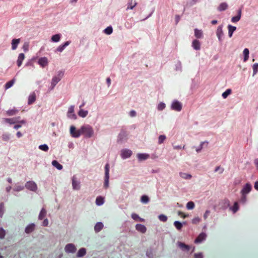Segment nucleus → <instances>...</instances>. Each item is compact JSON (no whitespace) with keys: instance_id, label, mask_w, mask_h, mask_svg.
Instances as JSON below:
<instances>
[{"instance_id":"nucleus-1","label":"nucleus","mask_w":258,"mask_h":258,"mask_svg":"<svg viewBox=\"0 0 258 258\" xmlns=\"http://www.w3.org/2000/svg\"><path fill=\"white\" fill-rule=\"evenodd\" d=\"M109 165L107 163L105 166V176L104 187L107 188L109 186Z\"/></svg>"},{"instance_id":"nucleus-2","label":"nucleus","mask_w":258,"mask_h":258,"mask_svg":"<svg viewBox=\"0 0 258 258\" xmlns=\"http://www.w3.org/2000/svg\"><path fill=\"white\" fill-rule=\"evenodd\" d=\"M82 133L85 134L88 137H91L93 134V130L91 127L82 126L81 127Z\"/></svg>"},{"instance_id":"nucleus-3","label":"nucleus","mask_w":258,"mask_h":258,"mask_svg":"<svg viewBox=\"0 0 258 258\" xmlns=\"http://www.w3.org/2000/svg\"><path fill=\"white\" fill-rule=\"evenodd\" d=\"M25 187L29 190L33 191H36L37 189L36 184L32 181H29L26 183Z\"/></svg>"},{"instance_id":"nucleus-4","label":"nucleus","mask_w":258,"mask_h":258,"mask_svg":"<svg viewBox=\"0 0 258 258\" xmlns=\"http://www.w3.org/2000/svg\"><path fill=\"white\" fill-rule=\"evenodd\" d=\"M70 133L72 137L78 138L81 135V129L80 130H76L74 126H71L70 127Z\"/></svg>"},{"instance_id":"nucleus-5","label":"nucleus","mask_w":258,"mask_h":258,"mask_svg":"<svg viewBox=\"0 0 258 258\" xmlns=\"http://www.w3.org/2000/svg\"><path fill=\"white\" fill-rule=\"evenodd\" d=\"M171 108L174 110L180 111L182 109V104L178 101H174L172 104Z\"/></svg>"},{"instance_id":"nucleus-6","label":"nucleus","mask_w":258,"mask_h":258,"mask_svg":"<svg viewBox=\"0 0 258 258\" xmlns=\"http://www.w3.org/2000/svg\"><path fill=\"white\" fill-rule=\"evenodd\" d=\"M65 251L69 253H74L76 250L75 246L72 243L68 244L65 246Z\"/></svg>"},{"instance_id":"nucleus-7","label":"nucleus","mask_w":258,"mask_h":258,"mask_svg":"<svg viewBox=\"0 0 258 258\" xmlns=\"http://www.w3.org/2000/svg\"><path fill=\"white\" fill-rule=\"evenodd\" d=\"M132 154V151L128 149L122 150L121 152V156L123 159L129 158Z\"/></svg>"},{"instance_id":"nucleus-8","label":"nucleus","mask_w":258,"mask_h":258,"mask_svg":"<svg viewBox=\"0 0 258 258\" xmlns=\"http://www.w3.org/2000/svg\"><path fill=\"white\" fill-rule=\"evenodd\" d=\"M72 186L75 190H79L80 188V182L77 180L75 176H73L72 178Z\"/></svg>"},{"instance_id":"nucleus-9","label":"nucleus","mask_w":258,"mask_h":258,"mask_svg":"<svg viewBox=\"0 0 258 258\" xmlns=\"http://www.w3.org/2000/svg\"><path fill=\"white\" fill-rule=\"evenodd\" d=\"M251 189V185L250 184L247 183L245 186L243 187L241 191V194L246 195L248 194Z\"/></svg>"},{"instance_id":"nucleus-10","label":"nucleus","mask_w":258,"mask_h":258,"mask_svg":"<svg viewBox=\"0 0 258 258\" xmlns=\"http://www.w3.org/2000/svg\"><path fill=\"white\" fill-rule=\"evenodd\" d=\"M206 234L203 232L200 234V235L197 237V238L195 239V242L196 243H199L202 242L206 238Z\"/></svg>"},{"instance_id":"nucleus-11","label":"nucleus","mask_w":258,"mask_h":258,"mask_svg":"<svg viewBox=\"0 0 258 258\" xmlns=\"http://www.w3.org/2000/svg\"><path fill=\"white\" fill-rule=\"evenodd\" d=\"M192 47L196 50H200L201 49L200 42L197 39L194 40L192 42Z\"/></svg>"},{"instance_id":"nucleus-12","label":"nucleus","mask_w":258,"mask_h":258,"mask_svg":"<svg viewBox=\"0 0 258 258\" xmlns=\"http://www.w3.org/2000/svg\"><path fill=\"white\" fill-rule=\"evenodd\" d=\"M241 16V10L239 9L237 11V15L236 16L233 17L231 18V21L233 23H236L239 21L240 19Z\"/></svg>"},{"instance_id":"nucleus-13","label":"nucleus","mask_w":258,"mask_h":258,"mask_svg":"<svg viewBox=\"0 0 258 258\" xmlns=\"http://www.w3.org/2000/svg\"><path fill=\"white\" fill-rule=\"evenodd\" d=\"M25 56L24 53H21L19 54L17 61V66L20 67L22 64L23 60L25 59Z\"/></svg>"},{"instance_id":"nucleus-14","label":"nucleus","mask_w":258,"mask_h":258,"mask_svg":"<svg viewBox=\"0 0 258 258\" xmlns=\"http://www.w3.org/2000/svg\"><path fill=\"white\" fill-rule=\"evenodd\" d=\"M38 63L42 67H44L48 64V59L45 57H41L38 60Z\"/></svg>"},{"instance_id":"nucleus-15","label":"nucleus","mask_w":258,"mask_h":258,"mask_svg":"<svg viewBox=\"0 0 258 258\" xmlns=\"http://www.w3.org/2000/svg\"><path fill=\"white\" fill-rule=\"evenodd\" d=\"M136 229L142 233H145L147 230L146 227L144 225L140 224H138L136 225Z\"/></svg>"},{"instance_id":"nucleus-16","label":"nucleus","mask_w":258,"mask_h":258,"mask_svg":"<svg viewBox=\"0 0 258 258\" xmlns=\"http://www.w3.org/2000/svg\"><path fill=\"white\" fill-rule=\"evenodd\" d=\"M71 42L70 41H66L63 44L59 45L56 48V51L60 52H62L64 48L71 43Z\"/></svg>"},{"instance_id":"nucleus-17","label":"nucleus","mask_w":258,"mask_h":258,"mask_svg":"<svg viewBox=\"0 0 258 258\" xmlns=\"http://www.w3.org/2000/svg\"><path fill=\"white\" fill-rule=\"evenodd\" d=\"M20 42V39H13L12 41V49L15 50L18 47V44Z\"/></svg>"},{"instance_id":"nucleus-18","label":"nucleus","mask_w":258,"mask_h":258,"mask_svg":"<svg viewBox=\"0 0 258 258\" xmlns=\"http://www.w3.org/2000/svg\"><path fill=\"white\" fill-rule=\"evenodd\" d=\"M35 100L36 94L34 92H33L29 96L28 103L29 105L32 104L35 102Z\"/></svg>"},{"instance_id":"nucleus-19","label":"nucleus","mask_w":258,"mask_h":258,"mask_svg":"<svg viewBox=\"0 0 258 258\" xmlns=\"http://www.w3.org/2000/svg\"><path fill=\"white\" fill-rule=\"evenodd\" d=\"M194 32H195V36L197 38H198V39L202 38L203 37V31L201 30H199L196 28V29H195Z\"/></svg>"},{"instance_id":"nucleus-20","label":"nucleus","mask_w":258,"mask_h":258,"mask_svg":"<svg viewBox=\"0 0 258 258\" xmlns=\"http://www.w3.org/2000/svg\"><path fill=\"white\" fill-rule=\"evenodd\" d=\"M35 225L34 224H30L28 225L25 228V232L30 233L32 232L35 229Z\"/></svg>"},{"instance_id":"nucleus-21","label":"nucleus","mask_w":258,"mask_h":258,"mask_svg":"<svg viewBox=\"0 0 258 258\" xmlns=\"http://www.w3.org/2000/svg\"><path fill=\"white\" fill-rule=\"evenodd\" d=\"M137 5V3L135 1L131 0L127 4V7L126 8V10H128L129 9L132 10L135 8L136 5Z\"/></svg>"},{"instance_id":"nucleus-22","label":"nucleus","mask_w":258,"mask_h":258,"mask_svg":"<svg viewBox=\"0 0 258 258\" xmlns=\"http://www.w3.org/2000/svg\"><path fill=\"white\" fill-rule=\"evenodd\" d=\"M103 228V224L101 222H97L94 227V230L96 232L101 231Z\"/></svg>"},{"instance_id":"nucleus-23","label":"nucleus","mask_w":258,"mask_h":258,"mask_svg":"<svg viewBox=\"0 0 258 258\" xmlns=\"http://www.w3.org/2000/svg\"><path fill=\"white\" fill-rule=\"evenodd\" d=\"M178 245L183 250L188 251L190 248L189 246L188 245H186L185 244H184V243H182L181 242H178Z\"/></svg>"},{"instance_id":"nucleus-24","label":"nucleus","mask_w":258,"mask_h":258,"mask_svg":"<svg viewBox=\"0 0 258 258\" xmlns=\"http://www.w3.org/2000/svg\"><path fill=\"white\" fill-rule=\"evenodd\" d=\"M216 35L217 37H218V39L220 41L221 40V37L223 35V33L222 31V27L221 26H219L217 28V31H216Z\"/></svg>"},{"instance_id":"nucleus-25","label":"nucleus","mask_w":258,"mask_h":258,"mask_svg":"<svg viewBox=\"0 0 258 258\" xmlns=\"http://www.w3.org/2000/svg\"><path fill=\"white\" fill-rule=\"evenodd\" d=\"M137 157L139 160L142 161L147 159L149 157V155L147 154L140 153L138 154Z\"/></svg>"},{"instance_id":"nucleus-26","label":"nucleus","mask_w":258,"mask_h":258,"mask_svg":"<svg viewBox=\"0 0 258 258\" xmlns=\"http://www.w3.org/2000/svg\"><path fill=\"white\" fill-rule=\"evenodd\" d=\"M15 81H16V79L14 78L12 80L6 83V84L5 85V89L7 90V89H9L10 88H11L12 86H13V85L15 83Z\"/></svg>"},{"instance_id":"nucleus-27","label":"nucleus","mask_w":258,"mask_h":258,"mask_svg":"<svg viewBox=\"0 0 258 258\" xmlns=\"http://www.w3.org/2000/svg\"><path fill=\"white\" fill-rule=\"evenodd\" d=\"M60 81V79H59L58 78H57L56 76H54L53 77L51 83V86L52 88H53Z\"/></svg>"},{"instance_id":"nucleus-28","label":"nucleus","mask_w":258,"mask_h":258,"mask_svg":"<svg viewBox=\"0 0 258 258\" xmlns=\"http://www.w3.org/2000/svg\"><path fill=\"white\" fill-rule=\"evenodd\" d=\"M228 35L230 37H231L233 32L236 30V28L235 26L229 25L228 26Z\"/></svg>"},{"instance_id":"nucleus-29","label":"nucleus","mask_w":258,"mask_h":258,"mask_svg":"<svg viewBox=\"0 0 258 258\" xmlns=\"http://www.w3.org/2000/svg\"><path fill=\"white\" fill-rule=\"evenodd\" d=\"M74 107L73 106H71L69 109L68 112V115L69 117H71V115L72 114L73 118L74 119L76 118V115L74 114Z\"/></svg>"},{"instance_id":"nucleus-30","label":"nucleus","mask_w":258,"mask_h":258,"mask_svg":"<svg viewBox=\"0 0 258 258\" xmlns=\"http://www.w3.org/2000/svg\"><path fill=\"white\" fill-rule=\"evenodd\" d=\"M228 8V5L226 3H221L218 8L219 11H223L226 10Z\"/></svg>"},{"instance_id":"nucleus-31","label":"nucleus","mask_w":258,"mask_h":258,"mask_svg":"<svg viewBox=\"0 0 258 258\" xmlns=\"http://www.w3.org/2000/svg\"><path fill=\"white\" fill-rule=\"evenodd\" d=\"M104 203V198L102 197H98L96 199V204L98 206H101Z\"/></svg>"},{"instance_id":"nucleus-32","label":"nucleus","mask_w":258,"mask_h":258,"mask_svg":"<svg viewBox=\"0 0 258 258\" xmlns=\"http://www.w3.org/2000/svg\"><path fill=\"white\" fill-rule=\"evenodd\" d=\"M243 54H244V59H243V60H244V62H245V61H246L248 59V58H249V51L248 49L245 48L243 50Z\"/></svg>"},{"instance_id":"nucleus-33","label":"nucleus","mask_w":258,"mask_h":258,"mask_svg":"<svg viewBox=\"0 0 258 258\" xmlns=\"http://www.w3.org/2000/svg\"><path fill=\"white\" fill-rule=\"evenodd\" d=\"M46 215V211L44 208H43L41 209V210L39 213V217H38L39 219V220L43 219L45 217Z\"/></svg>"},{"instance_id":"nucleus-34","label":"nucleus","mask_w":258,"mask_h":258,"mask_svg":"<svg viewBox=\"0 0 258 258\" xmlns=\"http://www.w3.org/2000/svg\"><path fill=\"white\" fill-rule=\"evenodd\" d=\"M88 114V111L87 110H84L82 109H80L79 111L78 112V115L82 117H85Z\"/></svg>"},{"instance_id":"nucleus-35","label":"nucleus","mask_w":258,"mask_h":258,"mask_svg":"<svg viewBox=\"0 0 258 258\" xmlns=\"http://www.w3.org/2000/svg\"><path fill=\"white\" fill-rule=\"evenodd\" d=\"M60 37L61 35L59 34L54 35L51 37V40L53 42H57L60 40Z\"/></svg>"},{"instance_id":"nucleus-36","label":"nucleus","mask_w":258,"mask_h":258,"mask_svg":"<svg viewBox=\"0 0 258 258\" xmlns=\"http://www.w3.org/2000/svg\"><path fill=\"white\" fill-rule=\"evenodd\" d=\"M52 165L58 170H61L62 169V166L56 160L52 161Z\"/></svg>"},{"instance_id":"nucleus-37","label":"nucleus","mask_w":258,"mask_h":258,"mask_svg":"<svg viewBox=\"0 0 258 258\" xmlns=\"http://www.w3.org/2000/svg\"><path fill=\"white\" fill-rule=\"evenodd\" d=\"M86 249L84 248L80 249L77 253V257H81L84 256L86 254Z\"/></svg>"},{"instance_id":"nucleus-38","label":"nucleus","mask_w":258,"mask_h":258,"mask_svg":"<svg viewBox=\"0 0 258 258\" xmlns=\"http://www.w3.org/2000/svg\"><path fill=\"white\" fill-rule=\"evenodd\" d=\"M174 225L176 227V228L178 230H181L183 226L182 224L178 221H176L174 222Z\"/></svg>"},{"instance_id":"nucleus-39","label":"nucleus","mask_w":258,"mask_h":258,"mask_svg":"<svg viewBox=\"0 0 258 258\" xmlns=\"http://www.w3.org/2000/svg\"><path fill=\"white\" fill-rule=\"evenodd\" d=\"M18 112V110L15 109H10L7 111V114L9 116H12L15 115Z\"/></svg>"},{"instance_id":"nucleus-40","label":"nucleus","mask_w":258,"mask_h":258,"mask_svg":"<svg viewBox=\"0 0 258 258\" xmlns=\"http://www.w3.org/2000/svg\"><path fill=\"white\" fill-rule=\"evenodd\" d=\"M141 201L144 204H147L149 202V198L147 196L144 195L142 196Z\"/></svg>"},{"instance_id":"nucleus-41","label":"nucleus","mask_w":258,"mask_h":258,"mask_svg":"<svg viewBox=\"0 0 258 258\" xmlns=\"http://www.w3.org/2000/svg\"><path fill=\"white\" fill-rule=\"evenodd\" d=\"M195 204L193 202H188L186 204V208L188 210H192L195 208Z\"/></svg>"},{"instance_id":"nucleus-42","label":"nucleus","mask_w":258,"mask_h":258,"mask_svg":"<svg viewBox=\"0 0 258 258\" xmlns=\"http://www.w3.org/2000/svg\"><path fill=\"white\" fill-rule=\"evenodd\" d=\"M112 31H113V29L111 26L107 27L104 30V33L107 35L111 34L112 33Z\"/></svg>"},{"instance_id":"nucleus-43","label":"nucleus","mask_w":258,"mask_h":258,"mask_svg":"<svg viewBox=\"0 0 258 258\" xmlns=\"http://www.w3.org/2000/svg\"><path fill=\"white\" fill-rule=\"evenodd\" d=\"M253 76L258 72V63H254L252 66Z\"/></svg>"},{"instance_id":"nucleus-44","label":"nucleus","mask_w":258,"mask_h":258,"mask_svg":"<svg viewBox=\"0 0 258 258\" xmlns=\"http://www.w3.org/2000/svg\"><path fill=\"white\" fill-rule=\"evenodd\" d=\"M231 93V90L230 89H227L226 91L223 92L222 94V96L223 98L225 99L227 97V96L230 95Z\"/></svg>"},{"instance_id":"nucleus-45","label":"nucleus","mask_w":258,"mask_h":258,"mask_svg":"<svg viewBox=\"0 0 258 258\" xmlns=\"http://www.w3.org/2000/svg\"><path fill=\"white\" fill-rule=\"evenodd\" d=\"M39 149L45 152H47L49 149L48 146L46 144L40 145Z\"/></svg>"},{"instance_id":"nucleus-46","label":"nucleus","mask_w":258,"mask_h":258,"mask_svg":"<svg viewBox=\"0 0 258 258\" xmlns=\"http://www.w3.org/2000/svg\"><path fill=\"white\" fill-rule=\"evenodd\" d=\"M2 138L4 141L7 142L10 139V135L8 134H4L2 136Z\"/></svg>"},{"instance_id":"nucleus-47","label":"nucleus","mask_w":258,"mask_h":258,"mask_svg":"<svg viewBox=\"0 0 258 258\" xmlns=\"http://www.w3.org/2000/svg\"><path fill=\"white\" fill-rule=\"evenodd\" d=\"M132 218L136 220V221H143V219H141L139 216L138 215H137V214H135V213H133L132 214Z\"/></svg>"},{"instance_id":"nucleus-48","label":"nucleus","mask_w":258,"mask_h":258,"mask_svg":"<svg viewBox=\"0 0 258 258\" xmlns=\"http://www.w3.org/2000/svg\"><path fill=\"white\" fill-rule=\"evenodd\" d=\"M166 137L165 135H160L158 138V144H161L164 142Z\"/></svg>"},{"instance_id":"nucleus-49","label":"nucleus","mask_w":258,"mask_h":258,"mask_svg":"<svg viewBox=\"0 0 258 258\" xmlns=\"http://www.w3.org/2000/svg\"><path fill=\"white\" fill-rule=\"evenodd\" d=\"M238 205L237 202H235L232 208H231L234 213H236L238 210Z\"/></svg>"},{"instance_id":"nucleus-50","label":"nucleus","mask_w":258,"mask_h":258,"mask_svg":"<svg viewBox=\"0 0 258 258\" xmlns=\"http://www.w3.org/2000/svg\"><path fill=\"white\" fill-rule=\"evenodd\" d=\"M158 218L161 221H162V222H166L167 221V217L166 216L163 215V214H161L159 216H158Z\"/></svg>"},{"instance_id":"nucleus-51","label":"nucleus","mask_w":258,"mask_h":258,"mask_svg":"<svg viewBox=\"0 0 258 258\" xmlns=\"http://www.w3.org/2000/svg\"><path fill=\"white\" fill-rule=\"evenodd\" d=\"M180 176L181 177L185 179H190L191 177V175L184 173H181Z\"/></svg>"},{"instance_id":"nucleus-52","label":"nucleus","mask_w":258,"mask_h":258,"mask_svg":"<svg viewBox=\"0 0 258 258\" xmlns=\"http://www.w3.org/2000/svg\"><path fill=\"white\" fill-rule=\"evenodd\" d=\"M29 43L28 42H25L23 45V49L25 52H27L29 50Z\"/></svg>"},{"instance_id":"nucleus-53","label":"nucleus","mask_w":258,"mask_h":258,"mask_svg":"<svg viewBox=\"0 0 258 258\" xmlns=\"http://www.w3.org/2000/svg\"><path fill=\"white\" fill-rule=\"evenodd\" d=\"M4 204L2 203L0 204V217H2L4 214Z\"/></svg>"},{"instance_id":"nucleus-54","label":"nucleus","mask_w":258,"mask_h":258,"mask_svg":"<svg viewBox=\"0 0 258 258\" xmlns=\"http://www.w3.org/2000/svg\"><path fill=\"white\" fill-rule=\"evenodd\" d=\"M224 170V168H221L220 166H217L215 169V172H217L219 171L220 174H222Z\"/></svg>"},{"instance_id":"nucleus-55","label":"nucleus","mask_w":258,"mask_h":258,"mask_svg":"<svg viewBox=\"0 0 258 258\" xmlns=\"http://www.w3.org/2000/svg\"><path fill=\"white\" fill-rule=\"evenodd\" d=\"M165 107V104L164 103H160L158 105V109L159 110H162Z\"/></svg>"},{"instance_id":"nucleus-56","label":"nucleus","mask_w":258,"mask_h":258,"mask_svg":"<svg viewBox=\"0 0 258 258\" xmlns=\"http://www.w3.org/2000/svg\"><path fill=\"white\" fill-rule=\"evenodd\" d=\"M201 221V219L199 217H195L192 220V223L194 224H197L199 223Z\"/></svg>"},{"instance_id":"nucleus-57","label":"nucleus","mask_w":258,"mask_h":258,"mask_svg":"<svg viewBox=\"0 0 258 258\" xmlns=\"http://www.w3.org/2000/svg\"><path fill=\"white\" fill-rule=\"evenodd\" d=\"M63 75L64 72L62 71H60L58 72L57 76H56V77H57V78L61 80V78L63 77Z\"/></svg>"},{"instance_id":"nucleus-58","label":"nucleus","mask_w":258,"mask_h":258,"mask_svg":"<svg viewBox=\"0 0 258 258\" xmlns=\"http://www.w3.org/2000/svg\"><path fill=\"white\" fill-rule=\"evenodd\" d=\"M5 236V231L2 228H0V238H4Z\"/></svg>"},{"instance_id":"nucleus-59","label":"nucleus","mask_w":258,"mask_h":258,"mask_svg":"<svg viewBox=\"0 0 258 258\" xmlns=\"http://www.w3.org/2000/svg\"><path fill=\"white\" fill-rule=\"evenodd\" d=\"M24 188V186H21V185H17L16 186L14 190L19 191L23 190Z\"/></svg>"},{"instance_id":"nucleus-60","label":"nucleus","mask_w":258,"mask_h":258,"mask_svg":"<svg viewBox=\"0 0 258 258\" xmlns=\"http://www.w3.org/2000/svg\"><path fill=\"white\" fill-rule=\"evenodd\" d=\"M204 144H205V142H201V144H200V147H199L198 148H197V149H196V151H197V152H200V151H201V150H202V148H203V146H204Z\"/></svg>"},{"instance_id":"nucleus-61","label":"nucleus","mask_w":258,"mask_h":258,"mask_svg":"<svg viewBox=\"0 0 258 258\" xmlns=\"http://www.w3.org/2000/svg\"><path fill=\"white\" fill-rule=\"evenodd\" d=\"M246 201V195L245 194H242V197H241V200H240V201L243 203H244Z\"/></svg>"},{"instance_id":"nucleus-62","label":"nucleus","mask_w":258,"mask_h":258,"mask_svg":"<svg viewBox=\"0 0 258 258\" xmlns=\"http://www.w3.org/2000/svg\"><path fill=\"white\" fill-rule=\"evenodd\" d=\"M210 214V211L209 210L206 211L205 214H204V218L205 220L207 219V218Z\"/></svg>"},{"instance_id":"nucleus-63","label":"nucleus","mask_w":258,"mask_h":258,"mask_svg":"<svg viewBox=\"0 0 258 258\" xmlns=\"http://www.w3.org/2000/svg\"><path fill=\"white\" fill-rule=\"evenodd\" d=\"M178 215L183 218H185L186 217H187V215L184 214L183 212L181 211H179L178 212Z\"/></svg>"},{"instance_id":"nucleus-64","label":"nucleus","mask_w":258,"mask_h":258,"mask_svg":"<svg viewBox=\"0 0 258 258\" xmlns=\"http://www.w3.org/2000/svg\"><path fill=\"white\" fill-rule=\"evenodd\" d=\"M195 258H203V255L201 253H195Z\"/></svg>"}]
</instances>
